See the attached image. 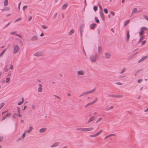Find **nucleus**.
<instances>
[{
  "mask_svg": "<svg viewBox=\"0 0 148 148\" xmlns=\"http://www.w3.org/2000/svg\"><path fill=\"white\" fill-rule=\"evenodd\" d=\"M143 61V60L141 58V59H140V60H139V61H138V63H140V62H142V61Z\"/></svg>",
  "mask_w": 148,
  "mask_h": 148,
  "instance_id": "nucleus-54",
  "label": "nucleus"
},
{
  "mask_svg": "<svg viewBox=\"0 0 148 148\" xmlns=\"http://www.w3.org/2000/svg\"><path fill=\"white\" fill-rule=\"evenodd\" d=\"M5 103H2L0 104V110L4 106Z\"/></svg>",
  "mask_w": 148,
  "mask_h": 148,
  "instance_id": "nucleus-31",
  "label": "nucleus"
},
{
  "mask_svg": "<svg viewBox=\"0 0 148 148\" xmlns=\"http://www.w3.org/2000/svg\"><path fill=\"white\" fill-rule=\"evenodd\" d=\"M97 98H96L95 99V100H94L92 102H90V103H88L85 106V108L89 106L90 105H91L94 104L97 101Z\"/></svg>",
  "mask_w": 148,
  "mask_h": 148,
  "instance_id": "nucleus-5",
  "label": "nucleus"
},
{
  "mask_svg": "<svg viewBox=\"0 0 148 148\" xmlns=\"http://www.w3.org/2000/svg\"><path fill=\"white\" fill-rule=\"evenodd\" d=\"M96 25V24L95 23H92L90 25V29H94Z\"/></svg>",
  "mask_w": 148,
  "mask_h": 148,
  "instance_id": "nucleus-13",
  "label": "nucleus"
},
{
  "mask_svg": "<svg viewBox=\"0 0 148 148\" xmlns=\"http://www.w3.org/2000/svg\"><path fill=\"white\" fill-rule=\"evenodd\" d=\"M101 29L100 28H98L97 29V32L98 34H100Z\"/></svg>",
  "mask_w": 148,
  "mask_h": 148,
  "instance_id": "nucleus-47",
  "label": "nucleus"
},
{
  "mask_svg": "<svg viewBox=\"0 0 148 148\" xmlns=\"http://www.w3.org/2000/svg\"><path fill=\"white\" fill-rule=\"evenodd\" d=\"M22 138H22V137H21L18 138L17 139L16 141H20Z\"/></svg>",
  "mask_w": 148,
  "mask_h": 148,
  "instance_id": "nucleus-45",
  "label": "nucleus"
},
{
  "mask_svg": "<svg viewBox=\"0 0 148 148\" xmlns=\"http://www.w3.org/2000/svg\"><path fill=\"white\" fill-rule=\"evenodd\" d=\"M31 130H27V131H25V133H29L31 132Z\"/></svg>",
  "mask_w": 148,
  "mask_h": 148,
  "instance_id": "nucleus-55",
  "label": "nucleus"
},
{
  "mask_svg": "<svg viewBox=\"0 0 148 148\" xmlns=\"http://www.w3.org/2000/svg\"><path fill=\"white\" fill-rule=\"evenodd\" d=\"M23 103V102H22L21 101L20 102H18V105H21Z\"/></svg>",
  "mask_w": 148,
  "mask_h": 148,
  "instance_id": "nucleus-56",
  "label": "nucleus"
},
{
  "mask_svg": "<svg viewBox=\"0 0 148 148\" xmlns=\"http://www.w3.org/2000/svg\"><path fill=\"white\" fill-rule=\"evenodd\" d=\"M60 143V142H57L54 143L53 145L51 146V147H55L58 146V144Z\"/></svg>",
  "mask_w": 148,
  "mask_h": 148,
  "instance_id": "nucleus-11",
  "label": "nucleus"
},
{
  "mask_svg": "<svg viewBox=\"0 0 148 148\" xmlns=\"http://www.w3.org/2000/svg\"><path fill=\"white\" fill-rule=\"evenodd\" d=\"M146 42V40L143 41L142 42V45H144L145 44Z\"/></svg>",
  "mask_w": 148,
  "mask_h": 148,
  "instance_id": "nucleus-52",
  "label": "nucleus"
},
{
  "mask_svg": "<svg viewBox=\"0 0 148 148\" xmlns=\"http://www.w3.org/2000/svg\"><path fill=\"white\" fill-rule=\"evenodd\" d=\"M130 21V20H127L124 23V26H126L129 23Z\"/></svg>",
  "mask_w": 148,
  "mask_h": 148,
  "instance_id": "nucleus-30",
  "label": "nucleus"
},
{
  "mask_svg": "<svg viewBox=\"0 0 148 148\" xmlns=\"http://www.w3.org/2000/svg\"><path fill=\"white\" fill-rule=\"evenodd\" d=\"M76 130H89V128H79L78 129H76Z\"/></svg>",
  "mask_w": 148,
  "mask_h": 148,
  "instance_id": "nucleus-48",
  "label": "nucleus"
},
{
  "mask_svg": "<svg viewBox=\"0 0 148 148\" xmlns=\"http://www.w3.org/2000/svg\"><path fill=\"white\" fill-rule=\"evenodd\" d=\"M142 81V79H139L138 80V83H140Z\"/></svg>",
  "mask_w": 148,
  "mask_h": 148,
  "instance_id": "nucleus-59",
  "label": "nucleus"
},
{
  "mask_svg": "<svg viewBox=\"0 0 148 148\" xmlns=\"http://www.w3.org/2000/svg\"><path fill=\"white\" fill-rule=\"evenodd\" d=\"M38 38L36 36H34L33 37H32L31 39V40L33 41H35L37 40Z\"/></svg>",
  "mask_w": 148,
  "mask_h": 148,
  "instance_id": "nucleus-15",
  "label": "nucleus"
},
{
  "mask_svg": "<svg viewBox=\"0 0 148 148\" xmlns=\"http://www.w3.org/2000/svg\"><path fill=\"white\" fill-rule=\"evenodd\" d=\"M102 120V118H99L96 121V123H97L99 122L100 121Z\"/></svg>",
  "mask_w": 148,
  "mask_h": 148,
  "instance_id": "nucleus-35",
  "label": "nucleus"
},
{
  "mask_svg": "<svg viewBox=\"0 0 148 148\" xmlns=\"http://www.w3.org/2000/svg\"><path fill=\"white\" fill-rule=\"evenodd\" d=\"M126 69V68H123V69H122V70L120 72V73L122 74V73H123L125 71Z\"/></svg>",
  "mask_w": 148,
  "mask_h": 148,
  "instance_id": "nucleus-29",
  "label": "nucleus"
},
{
  "mask_svg": "<svg viewBox=\"0 0 148 148\" xmlns=\"http://www.w3.org/2000/svg\"><path fill=\"white\" fill-rule=\"evenodd\" d=\"M26 135V133L25 132H24V133L21 136V137L22 138H24L25 137Z\"/></svg>",
  "mask_w": 148,
  "mask_h": 148,
  "instance_id": "nucleus-40",
  "label": "nucleus"
},
{
  "mask_svg": "<svg viewBox=\"0 0 148 148\" xmlns=\"http://www.w3.org/2000/svg\"><path fill=\"white\" fill-rule=\"evenodd\" d=\"M13 65L12 64H11L10 65V69H13Z\"/></svg>",
  "mask_w": 148,
  "mask_h": 148,
  "instance_id": "nucleus-62",
  "label": "nucleus"
},
{
  "mask_svg": "<svg viewBox=\"0 0 148 148\" xmlns=\"http://www.w3.org/2000/svg\"><path fill=\"white\" fill-rule=\"evenodd\" d=\"M10 24V22L8 23L7 25H6L3 28H5L7 27L8 26H9Z\"/></svg>",
  "mask_w": 148,
  "mask_h": 148,
  "instance_id": "nucleus-42",
  "label": "nucleus"
},
{
  "mask_svg": "<svg viewBox=\"0 0 148 148\" xmlns=\"http://www.w3.org/2000/svg\"><path fill=\"white\" fill-rule=\"evenodd\" d=\"M27 7V5H25L24 6H23V11H25V10L26 9Z\"/></svg>",
  "mask_w": 148,
  "mask_h": 148,
  "instance_id": "nucleus-38",
  "label": "nucleus"
},
{
  "mask_svg": "<svg viewBox=\"0 0 148 148\" xmlns=\"http://www.w3.org/2000/svg\"><path fill=\"white\" fill-rule=\"evenodd\" d=\"M16 33V32H11V35H14V34Z\"/></svg>",
  "mask_w": 148,
  "mask_h": 148,
  "instance_id": "nucleus-64",
  "label": "nucleus"
},
{
  "mask_svg": "<svg viewBox=\"0 0 148 148\" xmlns=\"http://www.w3.org/2000/svg\"><path fill=\"white\" fill-rule=\"evenodd\" d=\"M3 136H0V142H1L3 141Z\"/></svg>",
  "mask_w": 148,
  "mask_h": 148,
  "instance_id": "nucleus-36",
  "label": "nucleus"
},
{
  "mask_svg": "<svg viewBox=\"0 0 148 148\" xmlns=\"http://www.w3.org/2000/svg\"><path fill=\"white\" fill-rule=\"evenodd\" d=\"M57 13H56L55 14L54 16V17H53V18H56V16H57Z\"/></svg>",
  "mask_w": 148,
  "mask_h": 148,
  "instance_id": "nucleus-61",
  "label": "nucleus"
},
{
  "mask_svg": "<svg viewBox=\"0 0 148 148\" xmlns=\"http://www.w3.org/2000/svg\"><path fill=\"white\" fill-rule=\"evenodd\" d=\"M68 6V4L67 3H65L62 6V9L63 10H64L66 9Z\"/></svg>",
  "mask_w": 148,
  "mask_h": 148,
  "instance_id": "nucleus-14",
  "label": "nucleus"
},
{
  "mask_svg": "<svg viewBox=\"0 0 148 148\" xmlns=\"http://www.w3.org/2000/svg\"><path fill=\"white\" fill-rule=\"evenodd\" d=\"M137 12V9L136 8H134L133 10H132V14L130 16V17L134 13H135L136 12Z\"/></svg>",
  "mask_w": 148,
  "mask_h": 148,
  "instance_id": "nucleus-12",
  "label": "nucleus"
},
{
  "mask_svg": "<svg viewBox=\"0 0 148 148\" xmlns=\"http://www.w3.org/2000/svg\"><path fill=\"white\" fill-rule=\"evenodd\" d=\"M148 57V55L146 56H144L142 58V59L144 60Z\"/></svg>",
  "mask_w": 148,
  "mask_h": 148,
  "instance_id": "nucleus-34",
  "label": "nucleus"
},
{
  "mask_svg": "<svg viewBox=\"0 0 148 148\" xmlns=\"http://www.w3.org/2000/svg\"><path fill=\"white\" fill-rule=\"evenodd\" d=\"M10 81V77H7L6 79V82L8 83Z\"/></svg>",
  "mask_w": 148,
  "mask_h": 148,
  "instance_id": "nucleus-32",
  "label": "nucleus"
},
{
  "mask_svg": "<svg viewBox=\"0 0 148 148\" xmlns=\"http://www.w3.org/2000/svg\"><path fill=\"white\" fill-rule=\"evenodd\" d=\"M40 133L43 132H45L46 130H39Z\"/></svg>",
  "mask_w": 148,
  "mask_h": 148,
  "instance_id": "nucleus-57",
  "label": "nucleus"
},
{
  "mask_svg": "<svg viewBox=\"0 0 148 148\" xmlns=\"http://www.w3.org/2000/svg\"><path fill=\"white\" fill-rule=\"evenodd\" d=\"M127 38L126 39L127 41V42L128 41L130 38V34L129 31H128L127 33Z\"/></svg>",
  "mask_w": 148,
  "mask_h": 148,
  "instance_id": "nucleus-21",
  "label": "nucleus"
},
{
  "mask_svg": "<svg viewBox=\"0 0 148 148\" xmlns=\"http://www.w3.org/2000/svg\"><path fill=\"white\" fill-rule=\"evenodd\" d=\"M115 135V134H109L107 136H106V137H105L104 138V139H106V138H109L112 136H114Z\"/></svg>",
  "mask_w": 148,
  "mask_h": 148,
  "instance_id": "nucleus-25",
  "label": "nucleus"
},
{
  "mask_svg": "<svg viewBox=\"0 0 148 148\" xmlns=\"http://www.w3.org/2000/svg\"><path fill=\"white\" fill-rule=\"evenodd\" d=\"M42 89L41 87H39L38 89V91L39 92H41L42 91Z\"/></svg>",
  "mask_w": 148,
  "mask_h": 148,
  "instance_id": "nucleus-46",
  "label": "nucleus"
},
{
  "mask_svg": "<svg viewBox=\"0 0 148 148\" xmlns=\"http://www.w3.org/2000/svg\"><path fill=\"white\" fill-rule=\"evenodd\" d=\"M110 13L111 14H112L113 16L114 15L115 13H114V12L112 11H111L110 12Z\"/></svg>",
  "mask_w": 148,
  "mask_h": 148,
  "instance_id": "nucleus-53",
  "label": "nucleus"
},
{
  "mask_svg": "<svg viewBox=\"0 0 148 148\" xmlns=\"http://www.w3.org/2000/svg\"><path fill=\"white\" fill-rule=\"evenodd\" d=\"M13 47H14V49L13 52L14 54H16L19 51L20 49L18 45L16 46L14 45Z\"/></svg>",
  "mask_w": 148,
  "mask_h": 148,
  "instance_id": "nucleus-2",
  "label": "nucleus"
},
{
  "mask_svg": "<svg viewBox=\"0 0 148 148\" xmlns=\"http://www.w3.org/2000/svg\"><path fill=\"white\" fill-rule=\"evenodd\" d=\"M21 2H20L18 4V10H20V5H21Z\"/></svg>",
  "mask_w": 148,
  "mask_h": 148,
  "instance_id": "nucleus-49",
  "label": "nucleus"
},
{
  "mask_svg": "<svg viewBox=\"0 0 148 148\" xmlns=\"http://www.w3.org/2000/svg\"><path fill=\"white\" fill-rule=\"evenodd\" d=\"M140 31L139 32V36H141L144 33L145 31L148 30V29L145 27H142L140 28Z\"/></svg>",
  "mask_w": 148,
  "mask_h": 148,
  "instance_id": "nucleus-1",
  "label": "nucleus"
},
{
  "mask_svg": "<svg viewBox=\"0 0 148 148\" xmlns=\"http://www.w3.org/2000/svg\"><path fill=\"white\" fill-rule=\"evenodd\" d=\"M94 119H95V117L94 116L91 117L89 119L87 123H89L90 122L92 121Z\"/></svg>",
  "mask_w": 148,
  "mask_h": 148,
  "instance_id": "nucleus-16",
  "label": "nucleus"
},
{
  "mask_svg": "<svg viewBox=\"0 0 148 148\" xmlns=\"http://www.w3.org/2000/svg\"><path fill=\"white\" fill-rule=\"evenodd\" d=\"M122 97L121 95H115V97L120 98L121 97Z\"/></svg>",
  "mask_w": 148,
  "mask_h": 148,
  "instance_id": "nucleus-50",
  "label": "nucleus"
},
{
  "mask_svg": "<svg viewBox=\"0 0 148 148\" xmlns=\"http://www.w3.org/2000/svg\"><path fill=\"white\" fill-rule=\"evenodd\" d=\"M42 53L40 52H37L34 54V55L36 56H41L42 55Z\"/></svg>",
  "mask_w": 148,
  "mask_h": 148,
  "instance_id": "nucleus-10",
  "label": "nucleus"
},
{
  "mask_svg": "<svg viewBox=\"0 0 148 148\" xmlns=\"http://www.w3.org/2000/svg\"><path fill=\"white\" fill-rule=\"evenodd\" d=\"M74 32V29H72L71 30L69 33V35H71Z\"/></svg>",
  "mask_w": 148,
  "mask_h": 148,
  "instance_id": "nucleus-23",
  "label": "nucleus"
},
{
  "mask_svg": "<svg viewBox=\"0 0 148 148\" xmlns=\"http://www.w3.org/2000/svg\"><path fill=\"white\" fill-rule=\"evenodd\" d=\"M8 3V0H4V5L6 6Z\"/></svg>",
  "mask_w": 148,
  "mask_h": 148,
  "instance_id": "nucleus-26",
  "label": "nucleus"
},
{
  "mask_svg": "<svg viewBox=\"0 0 148 148\" xmlns=\"http://www.w3.org/2000/svg\"><path fill=\"white\" fill-rule=\"evenodd\" d=\"M4 71L5 72H7L8 70V69L7 68H6V67H5V69H4Z\"/></svg>",
  "mask_w": 148,
  "mask_h": 148,
  "instance_id": "nucleus-51",
  "label": "nucleus"
},
{
  "mask_svg": "<svg viewBox=\"0 0 148 148\" xmlns=\"http://www.w3.org/2000/svg\"><path fill=\"white\" fill-rule=\"evenodd\" d=\"M99 7L100 9V16L102 18V6H101V4L99 5Z\"/></svg>",
  "mask_w": 148,
  "mask_h": 148,
  "instance_id": "nucleus-19",
  "label": "nucleus"
},
{
  "mask_svg": "<svg viewBox=\"0 0 148 148\" xmlns=\"http://www.w3.org/2000/svg\"><path fill=\"white\" fill-rule=\"evenodd\" d=\"M95 90L96 88H95L94 89H93V90H92L83 92L82 93V95L84 96L90 93H92L95 91Z\"/></svg>",
  "mask_w": 148,
  "mask_h": 148,
  "instance_id": "nucleus-3",
  "label": "nucleus"
},
{
  "mask_svg": "<svg viewBox=\"0 0 148 148\" xmlns=\"http://www.w3.org/2000/svg\"><path fill=\"white\" fill-rule=\"evenodd\" d=\"M90 59L92 62H94L96 61V58L93 55H92L90 57Z\"/></svg>",
  "mask_w": 148,
  "mask_h": 148,
  "instance_id": "nucleus-7",
  "label": "nucleus"
},
{
  "mask_svg": "<svg viewBox=\"0 0 148 148\" xmlns=\"http://www.w3.org/2000/svg\"><path fill=\"white\" fill-rule=\"evenodd\" d=\"M98 51L99 53H101L102 52V49L101 47V46H99L98 47Z\"/></svg>",
  "mask_w": 148,
  "mask_h": 148,
  "instance_id": "nucleus-27",
  "label": "nucleus"
},
{
  "mask_svg": "<svg viewBox=\"0 0 148 148\" xmlns=\"http://www.w3.org/2000/svg\"><path fill=\"white\" fill-rule=\"evenodd\" d=\"M143 16L146 20L148 21V17L147 16L144 15Z\"/></svg>",
  "mask_w": 148,
  "mask_h": 148,
  "instance_id": "nucleus-43",
  "label": "nucleus"
},
{
  "mask_svg": "<svg viewBox=\"0 0 148 148\" xmlns=\"http://www.w3.org/2000/svg\"><path fill=\"white\" fill-rule=\"evenodd\" d=\"M11 115V114L10 113H8L5 116L3 117L2 121H3L7 117H10Z\"/></svg>",
  "mask_w": 148,
  "mask_h": 148,
  "instance_id": "nucleus-8",
  "label": "nucleus"
},
{
  "mask_svg": "<svg viewBox=\"0 0 148 148\" xmlns=\"http://www.w3.org/2000/svg\"><path fill=\"white\" fill-rule=\"evenodd\" d=\"M84 27V24H82L80 26L79 31L80 32H83V28Z\"/></svg>",
  "mask_w": 148,
  "mask_h": 148,
  "instance_id": "nucleus-9",
  "label": "nucleus"
},
{
  "mask_svg": "<svg viewBox=\"0 0 148 148\" xmlns=\"http://www.w3.org/2000/svg\"><path fill=\"white\" fill-rule=\"evenodd\" d=\"M104 11L106 14H107L108 12V10L106 8L104 9Z\"/></svg>",
  "mask_w": 148,
  "mask_h": 148,
  "instance_id": "nucleus-44",
  "label": "nucleus"
},
{
  "mask_svg": "<svg viewBox=\"0 0 148 148\" xmlns=\"http://www.w3.org/2000/svg\"><path fill=\"white\" fill-rule=\"evenodd\" d=\"M145 38V36L143 35L141 36L140 38L139 41L138 42V43H139L142 40H143Z\"/></svg>",
  "mask_w": 148,
  "mask_h": 148,
  "instance_id": "nucleus-17",
  "label": "nucleus"
},
{
  "mask_svg": "<svg viewBox=\"0 0 148 148\" xmlns=\"http://www.w3.org/2000/svg\"><path fill=\"white\" fill-rule=\"evenodd\" d=\"M78 74L79 75H84V72L82 70L79 71H78Z\"/></svg>",
  "mask_w": 148,
  "mask_h": 148,
  "instance_id": "nucleus-20",
  "label": "nucleus"
},
{
  "mask_svg": "<svg viewBox=\"0 0 148 148\" xmlns=\"http://www.w3.org/2000/svg\"><path fill=\"white\" fill-rule=\"evenodd\" d=\"M16 108L17 109V111L18 113H20L21 112L20 108L18 107H16Z\"/></svg>",
  "mask_w": 148,
  "mask_h": 148,
  "instance_id": "nucleus-41",
  "label": "nucleus"
},
{
  "mask_svg": "<svg viewBox=\"0 0 148 148\" xmlns=\"http://www.w3.org/2000/svg\"><path fill=\"white\" fill-rule=\"evenodd\" d=\"M7 49V48L5 49L0 54V57H2L3 55V54L5 53V51Z\"/></svg>",
  "mask_w": 148,
  "mask_h": 148,
  "instance_id": "nucleus-24",
  "label": "nucleus"
},
{
  "mask_svg": "<svg viewBox=\"0 0 148 148\" xmlns=\"http://www.w3.org/2000/svg\"><path fill=\"white\" fill-rule=\"evenodd\" d=\"M10 10V8L8 7H4V8L1 10L2 12H4L5 11H8Z\"/></svg>",
  "mask_w": 148,
  "mask_h": 148,
  "instance_id": "nucleus-18",
  "label": "nucleus"
},
{
  "mask_svg": "<svg viewBox=\"0 0 148 148\" xmlns=\"http://www.w3.org/2000/svg\"><path fill=\"white\" fill-rule=\"evenodd\" d=\"M13 115L19 117H21L22 116V115L21 114H20V113H19L18 114L14 113L13 114Z\"/></svg>",
  "mask_w": 148,
  "mask_h": 148,
  "instance_id": "nucleus-22",
  "label": "nucleus"
},
{
  "mask_svg": "<svg viewBox=\"0 0 148 148\" xmlns=\"http://www.w3.org/2000/svg\"><path fill=\"white\" fill-rule=\"evenodd\" d=\"M95 20L96 22L97 23H99V20L98 19L97 17H95Z\"/></svg>",
  "mask_w": 148,
  "mask_h": 148,
  "instance_id": "nucleus-28",
  "label": "nucleus"
},
{
  "mask_svg": "<svg viewBox=\"0 0 148 148\" xmlns=\"http://www.w3.org/2000/svg\"><path fill=\"white\" fill-rule=\"evenodd\" d=\"M111 56V54L108 52H106L104 53V58L106 59H109Z\"/></svg>",
  "mask_w": 148,
  "mask_h": 148,
  "instance_id": "nucleus-4",
  "label": "nucleus"
},
{
  "mask_svg": "<svg viewBox=\"0 0 148 148\" xmlns=\"http://www.w3.org/2000/svg\"><path fill=\"white\" fill-rule=\"evenodd\" d=\"M54 96L55 97L59 99H60V98L58 96H57V95H54Z\"/></svg>",
  "mask_w": 148,
  "mask_h": 148,
  "instance_id": "nucleus-60",
  "label": "nucleus"
},
{
  "mask_svg": "<svg viewBox=\"0 0 148 148\" xmlns=\"http://www.w3.org/2000/svg\"><path fill=\"white\" fill-rule=\"evenodd\" d=\"M93 10L95 11H96L97 10V6H95L93 8Z\"/></svg>",
  "mask_w": 148,
  "mask_h": 148,
  "instance_id": "nucleus-33",
  "label": "nucleus"
},
{
  "mask_svg": "<svg viewBox=\"0 0 148 148\" xmlns=\"http://www.w3.org/2000/svg\"><path fill=\"white\" fill-rule=\"evenodd\" d=\"M35 108V106L34 105H32V108L33 109H34Z\"/></svg>",
  "mask_w": 148,
  "mask_h": 148,
  "instance_id": "nucleus-63",
  "label": "nucleus"
},
{
  "mask_svg": "<svg viewBox=\"0 0 148 148\" xmlns=\"http://www.w3.org/2000/svg\"><path fill=\"white\" fill-rule=\"evenodd\" d=\"M101 132H102V130H100V131H99L98 132L96 133V134L90 135V137H95L99 135L101 133Z\"/></svg>",
  "mask_w": 148,
  "mask_h": 148,
  "instance_id": "nucleus-6",
  "label": "nucleus"
},
{
  "mask_svg": "<svg viewBox=\"0 0 148 148\" xmlns=\"http://www.w3.org/2000/svg\"><path fill=\"white\" fill-rule=\"evenodd\" d=\"M21 19H22L21 18H18L15 21V23H16L18 21H19L21 20Z\"/></svg>",
  "mask_w": 148,
  "mask_h": 148,
  "instance_id": "nucleus-39",
  "label": "nucleus"
},
{
  "mask_svg": "<svg viewBox=\"0 0 148 148\" xmlns=\"http://www.w3.org/2000/svg\"><path fill=\"white\" fill-rule=\"evenodd\" d=\"M116 84L118 85H121L122 84V83L119 82H116Z\"/></svg>",
  "mask_w": 148,
  "mask_h": 148,
  "instance_id": "nucleus-58",
  "label": "nucleus"
},
{
  "mask_svg": "<svg viewBox=\"0 0 148 148\" xmlns=\"http://www.w3.org/2000/svg\"><path fill=\"white\" fill-rule=\"evenodd\" d=\"M41 27L42 28L44 29H47V27L46 26L44 25H42Z\"/></svg>",
  "mask_w": 148,
  "mask_h": 148,
  "instance_id": "nucleus-37",
  "label": "nucleus"
}]
</instances>
